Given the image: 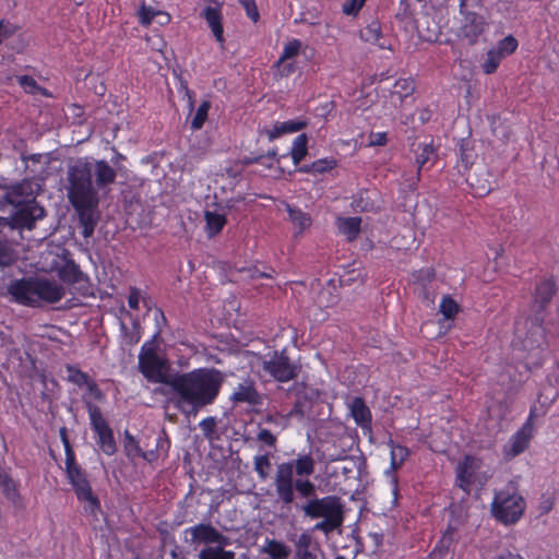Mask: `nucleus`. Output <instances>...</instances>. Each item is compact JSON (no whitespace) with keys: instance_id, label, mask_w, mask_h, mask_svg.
<instances>
[{"instance_id":"1","label":"nucleus","mask_w":559,"mask_h":559,"mask_svg":"<svg viewBox=\"0 0 559 559\" xmlns=\"http://www.w3.org/2000/svg\"><path fill=\"white\" fill-rule=\"evenodd\" d=\"M224 374L215 368L177 372L171 380V402L181 412L197 413L213 404L222 389Z\"/></svg>"},{"instance_id":"2","label":"nucleus","mask_w":559,"mask_h":559,"mask_svg":"<svg viewBox=\"0 0 559 559\" xmlns=\"http://www.w3.org/2000/svg\"><path fill=\"white\" fill-rule=\"evenodd\" d=\"M68 182L69 202L78 215L81 235L87 239L97 226L99 204V195L92 180V167L87 160L80 159L69 167Z\"/></svg>"},{"instance_id":"3","label":"nucleus","mask_w":559,"mask_h":559,"mask_svg":"<svg viewBox=\"0 0 559 559\" xmlns=\"http://www.w3.org/2000/svg\"><path fill=\"white\" fill-rule=\"evenodd\" d=\"M314 468L316 461L310 453L278 464L274 476L277 502L290 509L296 495L305 499L314 496L316 485L309 479Z\"/></svg>"},{"instance_id":"4","label":"nucleus","mask_w":559,"mask_h":559,"mask_svg":"<svg viewBox=\"0 0 559 559\" xmlns=\"http://www.w3.org/2000/svg\"><path fill=\"white\" fill-rule=\"evenodd\" d=\"M7 295L14 304L39 308L59 302L66 289L56 281L41 276H23L11 280L7 285Z\"/></svg>"},{"instance_id":"5","label":"nucleus","mask_w":559,"mask_h":559,"mask_svg":"<svg viewBox=\"0 0 559 559\" xmlns=\"http://www.w3.org/2000/svg\"><path fill=\"white\" fill-rule=\"evenodd\" d=\"M526 509L524 497L512 487L495 492L490 503L492 518L503 525H514L523 516Z\"/></svg>"},{"instance_id":"6","label":"nucleus","mask_w":559,"mask_h":559,"mask_svg":"<svg viewBox=\"0 0 559 559\" xmlns=\"http://www.w3.org/2000/svg\"><path fill=\"white\" fill-rule=\"evenodd\" d=\"M66 474L76 499L84 503V512L94 520H98V515L102 513V504L92 489L86 472L75 461L72 464H66Z\"/></svg>"},{"instance_id":"7","label":"nucleus","mask_w":559,"mask_h":559,"mask_svg":"<svg viewBox=\"0 0 559 559\" xmlns=\"http://www.w3.org/2000/svg\"><path fill=\"white\" fill-rule=\"evenodd\" d=\"M139 371L152 383H162L170 388L173 374L169 373L167 359L157 354L153 342H145L139 354Z\"/></svg>"},{"instance_id":"8","label":"nucleus","mask_w":559,"mask_h":559,"mask_svg":"<svg viewBox=\"0 0 559 559\" xmlns=\"http://www.w3.org/2000/svg\"><path fill=\"white\" fill-rule=\"evenodd\" d=\"M261 364L263 372L281 383L295 380L300 372V366L292 361L285 348L267 353Z\"/></svg>"},{"instance_id":"9","label":"nucleus","mask_w":559,"mask_h":559,"mask_svg":"<svg viewBox=\"0 0 559 559\" xmlns=\"http://www.w3.org/2000/svg\"><path fill=\"white\" fill-rule=\"evenodd\" d=\"M46 216L44 206L38 202H31L22 206L13 207L8 217L3 218V225L11 229L32 230L36 226V222Z\"/></svg>"},{"instance_id":"10","label":"nucleus","mask_w":559,"mask_h":559,"mask_svg":"<svg viewBox=\"0 0 559 559\" xmlns=\"http://www.w3.org/2000/svg\"><path fill=\"white\" fill-rule=\"evenodd\" d=\"M91 428L97 436V444L108 456L117 451V444L114 438V431L107 420L104 418L100 408L90 402L86 403Z\"/></svg>"},{"instance_id":"11","label":"nucleus","mask_w":559,"mask_h":559,"mask_svg":"<svg viewBox=\"0 0 559 559\" xmlns=\"http://www.w3.org/2000/svg\"><path fill=\"white\" fill-rule=\"evenodd\" d=\"M459 13L461 19L457 36L465 39L469 45L477 44L487 28L486 17L476 10H465L464 2L459 5Z\"/></svg>"},{"instance_id":"12","label":"nucleus","mask_w":559,"mask_h":559,"mask_svg":"<svg viewBox=\"0 0 559 559\" xmlns=\"http://www.w3.org/2000/svg\"><path fill=\"white\" fill-rule=\"evenodd\" d=\"M308 501L301 506L305 515L311 519H336L343 516V504L336 496H325L317 498L316 495L308 498Z\"/></svg>"},{"instance_id":"13","label":"nucleus","mask_w":559,"mask_h":559,"mask_svg":"<svg viewBox=\"0 0 559 559\" xmlns=\"http://www.w3.org/2000/svg\"><path fill=\"white\" fill-rule=\"evenodd\" d=\"M59 278L67 285L71 286L82 297L92 295V283L80 266L73 261L68 260L58 271Z\"/></svg>"},{"instance_id":"14","label":"nucleus","mask_w":559,"mask_h":559,"mask_svg":"<svg viewBox=\"0 0 559 559\" xmlns=\"http://www.w3.org/2000/svg\"><path fill=\"white\" fill-rule=\"evenodd\" d=\"M534 438L531 424L524 423L502 445L501 454L506 462H511L528 450Z\"/></svg>"},{"instance_id":"15","label":"nucleus","mask_w":559,"mask_h":559,"mask_svg":"<svg viewBox=\"0 0 559 559\" xmlns=\"http://www.w3.org/2000/svg\"><path fill=\"white\" fill-rule=\"evenodd\" d=\"M35 183L32 180L23 179L5 189L4 199L13 207L36 201Z\"/></svg>"},{"instance_id":"16","label":"nucleus","mask_w":559,"mask_h":559,"mask_svg":"<svg viewBox=\"0 0 559 559\" xmlns=\"http://www.w3.org/2000/svg\"><path fill=\"white\" fill-rule=\"evenodd\" d=\"M476 460L473 455H464L455 467V484L465 493L469 495L476 478Z\"/></svg>"},{"instance_id":"17","label":"nucleus","mask_w":559,"mask_h":559,"mask_svg":"<svg viewBox=\"0 0 559 559\" xmlns=\"http://www.w3.org/2000/svg\"><path fill=\"white\" fill-rule=\"evenodd\" d=\"M186 533L191 534V542L198 544H217L225 546L228 543V538L217 531L210 523H200L186 530Z\"/></svg>"},{"instance_id":"18","label":"nucleus","mask_w":559,"mask_h":559,"mask_svg":"<svg viewBox=\"0 0 559 559\" xmlns=\"http://www.w3.org/2000/svg\"><path fill=\"white\" fill-rule=\"evenodd\" d=\"M210 2L214 3L215 7H205L201 16L206 21L216 41L223 46L225 43L222 14V7L224 2L222 0H210Z\"/></svg>"},{"instance_id":"19","label":"nucleus","mask_w":559,"mask_h":559,"mask_svg":"<svg viewBox=\"0 0 559 559\" xmlns=\"http://www.w3.org/2000/svg\"><path fill=\"white\" fill-rule=\"evenodd\" d=\"M92 167V175L95 176V185L94 188L97 190H106L108 187L115 182L117 178V171L114 167H111L107 160L99 159L94 163V165L87 162Z\"/></svg>"},{"instance_id":"20","label":"nucleus","mask_w":559,"mask_h":559,"mask_svg":"<svg viewBox=\"0 0 559 559\" xmlns=\"http://www.w3.org/2000/svg\"><path fill=\"white\" fill-rule=\"evenodd\" d=\"M416 152V164L418 166V169L415 177V181L412 185H409V189L412 191L416 190L417 182L420 180L421 169L426 166V164H430L431 167L436 164L438 159L437 147L433 145L432 140L429 143H420Z\"/></svg>"},{"instance_id":"21","label":"nucleus","mask_w":559,"mask_h":559,"mask_svg":"<svg viewBox=\"0 0 559 559\" xmlns=\"http://www.w3.org/2000/svg\"><path fill=\"white\" fill-rule=\"evenodd\" d=\"M230 400L235 404L246 403L250 406H258L262 404V396L254 386V383L251 381L239 383L235 388Z\"/></svg>"},{"instance_id":"22","label":"nucleus","mask_w":559,"mask_h":559,"mask_svg":"<svg viewBox=\"0 0 559 559\" xmlns=\"http://www.w3.org/2000/svg\"><path fill=\"white\" fill-rule=\"evenodd\" d=\"M170 445V439L165 429H163L155 439L154 449L142 451L141 459L150 465H155L160 457L165 459L168 456Z\"/></svg>"},{"instance_id":"23","label":"nucleus","mask_w":559,"mask_h":559,"mask_svg":"<svg viewBox=\"0 0 559 559\" xmlns=\"http://www.w3.org/2000/svg\"><path fill=\"white\" fill-rule=\"evenodd\" d=\"M308 120L305 118H297L283 122H276L272 129H266L265 134L270 141L280 138L283 134L295 133L308 127Z\"/></svg>"},{"instance_id":"24","label":"nucleus","mask_w":559,"mask_h":559,"mask_svg":"<svg viewBox=\"0 0 559 559\" xmlns=\"http://www.w3.org/2000/svg\"><path fill=\"white\" fill-rule=\"evenodd\" d=\"M557 292L556 282L552 278H543L535 288L534 304L538 306V311H543Z\"/></svg>"},{"instance_id":"25","label":"nucleus","mask_w":559,"mask_h":559,"mask_svg":"<svg viewBox=\"0 0 559 559\" xmlns=\"http://www.w3.org/2000/svg\"><path fill=\"white\" fill-rule=\"evenodd\" d=\"M349 409L352 417L358 426H370L372 419L371 412L362 397H354L349 404Z\"/></svg>"},{"instance_id":"26","label":"nucleus","mask_w":559,"mask_h":559,"mask_svg":"<svg viewBox=\"0 0 559 559\" xmlns=\"http://www.w3.org/2000/svg\"><path fill=\"white\" fill-rule=\"evenodd\" d=\"M390 447V468L386 473L395 474L397 469L407 461L411 455V451L407 447L394 442L392 439L388 442Z\"/></svg>"},{"instance_id":"27","label":"nucleus","mask_w":559,"mask_h":559,"mask_svg":"<svg viewBox=\"0 0 559 559\" xmlns=\"http://www.w3.org/2000/svg\"><path fill=\"white\" fill-rule=\"evenodd\" d=\"M338 162L334 157H323L319 158L310 164H305L298 167V171L302 174L310 175H323L330 173L334 168H336Z\"/></svg>"},{"instance_id":"28","label":"nucleus","mask_w":559,"mask_h":559,"mask_svg":"<svg viewBox=\"0 0 559 559\" xmlns=\"http://www.w3.org/2000/svg\"><path fill=\"white\" fill-rule=\"evenodd\" d=\"M262 552L271 559H287L290 555V548L281 540L266 538Z\"/></svg>"},{"instance_id":"29","label":"nucleus","mask_w":559,"mask_h":559,"mask_svg":"<svg viewBox=\"0 0 559 559\" xmlns=\"http://www.w3.org/2000/svg\"><path fill=\"white\" fill-rule=\"evenodd\" d=\"M19 260L15 245L4 238H0V267L12 266Z\"/></svg>"},{"instance_id":"30","label":"nucleus","mask_w":559,"mask_h":559,"mask_svg":"<svg viewBox=\"0 0 559 559\" xmlns=\"http://www.w3.org/2000/svg\"><path fill=\"white\" fill-rule=\"evenodd\" d=\"M361 227V218L358 216L345 217L338 221V229L341 234L346 236L349 241L355 240Z\"/></svg>"},{"instance_id":"31","label":"nucleus","mask_w":559,"mask_h":559,"mask_svg":"<svg viewBox=\"0 0 559 559\" xmlns=\"http://www.w3.org/2000/svg\"><path fill=\"white\" fill-rule=\"evenodd\" d=\"M309 138L306 133L297 135L290 148V157L295 166H298L308 154Z\"/></svg>"},{"instance_id":"32","label":"nucleus","mask_w":559,"mask_h":559,"mask_svg":"<svg viewBox=\"0 0 559 559\" xmlns=\"http://www.w3.org/2000/svg\"><path fill=\"white\" fill-rule=\"evenodd\" d=\"M360 38L361 40L377 45L380 48H385L384 44L380 43L382 38L381 26L378 21H372L367 26L360 29Z\"/></svg>"},{"instance_id":"33","label":"nucleus","mask_w":559,"mask_h":559,"mask_svg":"<svg viewBox=\"0 0 559 559\" xmlns=\"http://www.w3.org/2000/svg\"><path fill=\"white\" fill-rule=\"evenodd\" d=\"M0 488L8 500L15 502L20 499L17 483L5 472H0Z\"/></svg>"},{"instance_id":"34","label":"nucleus","mask_w":559,"mask_h":559,"mask_svg":"<svg viewBox=\"0 0 559 559\" xmlns=\"http://www.w3.org/2000/svg\"><path fill=\"white\" fill-rule=\"evenodd\" d=\"M287 212L290 222L298 227V235L302 234L307 228L311 226L312 219L308 213L301 211L300 209L293 207L289 204L287 205Z\"/></svg>"},{"instance_id":"35","label":"nucleus","mask_w":559,"mask_h":559,"mask_svg":"<svg viewBox=\"0 0 559 559\" xmlns=\"http://www.w3.org/2000/svg\"><path fill=\"white\" fill-rule=\"evenodd\" d=\"M415 88L416 84L413 78H401L395 81L392 94L396 95L401 100H404L408 96L413 95Z\"/></svg>"},{"instance_id":"36","label":"nucleus","mask_w":559,"mask_h":559,"mask_svg":"<svg viewBox=\"0 0 559 559\" xmlns=\"http://www.w3.org/2000/svg\"><path fill=\"white\" fill-rule=\"evenodd\" d=\"M206 230L210 236L219 234L227 223L225 215L207 211L205 213Z\"/></svg>"},{"instance_id":"37","label":"nucleus","mask_w":559,"mask_h":559,"mask_svg":"<svg viewBox=\"0 0 559 559\" xmlns=\"http://www.w3.org/2000/svg\"><path fill=\"white\" fill-rule=\"evenodd\" d=\"M123 451L128 460L131 462L141 457L143 451L139 441L128 430L124 431Z\"/></svg>"},{"instance_id":"38","label":"nucleus","mask_w":559,"mask_h":559,"mask_svg":"<svg viewBox=\"0 0 559 559\" xmlns=\"http://www.w3.org/2000/svg\"><path fill=\"white\" fill-rule=\"evenodd\" d=\"M224 546L205 547L199 554V559H234L235 554L230 550H225Z\"/></svg>"},{"instance_id":"39","label":"nucleus","mask_w":559,"mask_h":559,"mask_svg":"<svg viewBox=\"0 0 559 559\" xmlns=\"http://www.w3.org/2000/svg\"><path fill=\"white\" fill-rule=\"evenodd\" d=\"M210 109H211V102L206 100V99L202 100V103L198 107V109L191 120V129L193 131H197V130H200L203 128V126L207 119Z\"/></svg>"},{"instance_id":"40","label":"nucleus","mask_w":559,"mask_h":559,"mask_svg":"<svg viewBox=\"0 0 559 559\" xmlns=\"http://www.w3.org/2000/svg\"><path fill=\"white\" fill-rule=\"evenodd\" d=\"M501 52L496 51L493 48L487 51L485 61L481 64L483 72L486 74H492L499 68L502 61Z\"/></svg>"},{"instance_id":"41","label":"nucleus","mask_w":559,"mask_h":559,"mask_svg":"<svg viewBox=\"0 0 559 559\" xmlns=\"http://www.w3.org/2000/svg\"><path fill=\"white\" fill-rule=\"evenodd\" d=\"M301 49V41L297 38L290 39L288 43H286L283 47V51L281 53V57L277 61V64L284 63L286 60H289L294 57H296Z\"/></svg>"},{"instance_id":"42","label":"nucleus","mask_w":559,"mask_h":559,"mask_svg":"<svg viewBox=\"0 0 559 559\" xmlns=\"http://www.w3.org/2000/svg\"><path fill=\"white\" fill-rule=\"evenodd\" d=\"M68 381L78 385L84 386L92 379L86 372L82 371L75 366L68 365Z\"/></svg>"},{"instance_id":"43","label":"nucleus","mask_w":559,"mask_h":559,"mask_svg":"<svg viewBox=\"0 0 559 559\" xmlns=\"http://www.w3.org/2000/svg\"><path fill=\"white\" fill-rule=\"evenodd\" d=\"M519 43L512 35H508L498 41L497 47L493 48L496 51L501 52V57L512 55L518 49Z\"/></svg>"},{"instance_id":"44","label":"nucleus","mask_w":559,"mask_h":559,"mask_svg":"<svg viewBox=\"0 0 559 559\" xmlns=\"http://www.w3.org/2000/svg\"><path fill=\"white\" fill-rule=\"evenodd\" d=\"M253 464L254 471L258 474L259 478L265 480L269 476L271 468V461L269 454L254 456Z\"/></svg>"},{"instance_id":"45","label":"nucleus","mask_w":559,"mask_h":559,"mask_svg":"<svg viewBox=\"0 0 559 559\" xmlns=\"http://www.w3.org/2000/svg\"><path fill=\"white\" fill-rule=\"evenodd\" d=\"M440 312L445 319H453L459 312V305L451 296H443L440 302Z\"/></svg>"},{"instance_id":"46","label":"nucleus","mask_w":559,"mask_h":559,"mask_svg":"<svg viewBox=\"0 0 559 559\" xmlns=\"http://www.w3.org/2000/svg\"><path fill=\"white\" fill-rule=\"evenodd\" d=\"M19 26L9 20H0V44L11 38L19 31Z\"/></svg>"},{"instance_id":"47","label":"nucleus","mask_w":559,"mask_h":559,"mask_svg":"<svg viewBox=\"0 0 559 559\" xmlns=\"http://www.w3.org/2000/svg\"><path fill=\"white\" fill-rule=\"evenodd\" d=\"M60 439H61L63 448H64L66 464H69V463L72 464L73 462L76 461V459H75V453L70 443L66 427H62L60 429Z\"/></svg>"},{"instance_id":"48","label":"nucleus","mask_w":559,"mask_h":559,"mask_svg":"<svg viewBox=\"0 0 559 559\" xmlns=\"http://www.w3.org/2000/svg\"><path fill=\"white\" fill-rule=\"evenodd\" d=\"M343 520L344 518L323 519L321 522H318L314 525V530L322 531L325 533L332 532L343 524Z\"/></svg>"},{"instance_id":"49","label":"nucleus","mask_w":559,"mask_h":559,"mask_svg":"<svg viewBox=\"0 0 559 559\" xmlns=\"http://www.w3.org/2000/svg\"><path fill=\"white\" fill-rule=\"evenodd\" d=\"M246 11L247 16L254 23L260 20V13L255 0H239Z\"/></svg>"},{"instance_id":"50","label":"nucleus","mask_w":559,"mask_h":559,"mask_svg":"<svg viewBox=\"0 0 559 559\" xmlns=\"http://www.w3.org/2000/svg\"><path fill=\"white\" fill-rule=\"evenodd\" d=\"M436 277V272L432 267L420 269L416 273H414V278L416 282L421 283L423 285L430 283Z\"/></svg>"},{"instance_id":"51","label":"nucleus","mask_w":559,"mask_h":559,"mask_svg":"<svg viewBox=\"0 0 559 559\" xmlns=\"http://www.w3.org/2000/svg\"><path fill=\"white\" fill-rule=\"evenodd\" d=\"M257 440L270 448H275L277 438L269 429L263 428L259 430Z\"/></svg>"},{"instance_id":"52","label":"nucleus","mask_w":559,"mask_h":559,"mask_svg":"<svg viewBox=\"0 0 559 559\" xmlns=\"http://www.w3.org/2000/svg\"><path fill=\"white\" fill-rule=\"evenodd\" d=\"M366 0H348L343 4L342 11L346 15H356L361 10Z\"/></svg>"},{"instance_id":"53","label":"nucleus","mask_w":559,"mask_h":559,"mask_svg":"<svg viewBox=\"0 0 559 559\" xmlns=\"http://www.w3.org/2000/svg\"><path fill=\"white\" fill-rule=\"evenodd\" d=\"M121 330L124 332V336L127 338V343L130 345L136 344L140 341V332L138 322H133V331L131 333L127 332V326L123 322H121Z\"/></svg>"},{"instance_id":"54","label":"nucleus","mask_w":559,"mask_h":559,"mask_svg":"<svg viewBox=\"0 0 559 559\" xmlns=\"http://www.w3.org/2000/svg\"><path fill=\"white\" fill-rule=\"evenodd\" d=\"M85 386H86L87 392H88V394H90V396L92 399H94L95 401H103L104 400L105 394L103 393V391L100 390L98 384L95 382V380L91 379L86 383Z\"/></svg>"},{"instance_id":"55","label":"nucleus","mask_w":559,"mask_h":559,"mask_svg":"<svg viewBox=\"0 0 559 559\" xmlns=\"http://www.w3.org/2000/svg\"><path fill=\"white\" fill-rule=\"evenodd\" d=\"M388 143L386 132H370L369 145L370 146H384Z\"/></svg>"},{"instance_id":"56","label":"nucleus","mask_w":559,"mask_h":559,"mask_svg":"<svg viewBox=\"0 0 559 559\" xmlns=\"http://www.w3.org/2000/svg\"><path fill=\"white\" fill-rule=\"evenodd\" d=\"M19 84L26 91V92H34L38 87L36 80L31 75H21L17 79Z\"/></svg>"},{"instance_id":"57","label":"nucleus","mask_w":559,"mask_h":559,"mask_svg":"<svg viewBox=\"0 0 559 559\" xmlns=\"http://www.w3.org/2000/svg\"><path fill=\"white\" fill-rule=\"evenodd\" d=\"M155 16L154 11L150 7L142 5L139 12V19L142 25H150Z\"/></svg>"},{"instance_id":"58","label":"nucleus","mask_w":559,"mask_h":559,"mask_svg":"<svg viewBox=\"0 0 559 559\" xmlns=\"http://www.w3.org/2000/svg\"><path fill=\"white\" fill-rule=\"evenodd\" d=\"M139 302H140L139 290L136 288H131L129 296H128V306L131 309L136 310V309H139Z\"/></svg>"},{"instance_id":"59","label":"nucleus","mask_w":559,"mask_h":559,"mask_svg":"<svg viewBox=\"0 0 559 559\" xmlns=\"http://www.w3.org/2000/svg\"><path fill=\"white\" fill-rule=\"evenodd\" d=\"M463 2L465 4V10H481L484 7L483 0H460L459 5H461Z\"/></svg>"},{"instance_id":"60","label":"nucleus","mask_w":559,"mask_h":559,"mask_svg":"<svg viewBox=\"0 0 559 559\" xmlns=\"http://www.w3.org/2000/svg\"><path fill=\"white\" fill-rule=\"evenodd\" d=\"M305 411H304V404L300 401H297L294 406L292 407L289 412V416L292 417H304Z\"/></svg>"},{"instance_id":"61","label":"nucleus","mask_w":559,"mask_h":559,"mask_svg":"<svg viewBox=\"0 0 559 559\" xmlns=\"http://www.w3.org/2000/svg\"><path fill=\"white\" fill-rule=\"evenodd\" d=\"M495 559H524V558L520 554L507 550V551H503L500 555H498Z\"/></svg>"},{"instance_id":"62","label":"nucleus","mask_w":559,"mask_h":559,"mask_svg":"<svg viewBox=\"0 0 559 559\" xmlns=\"http://www.w3.org/2000/svg\"><path fill=\"white\" fill-rule=\"evenodd\" d=\"M537 417V414H536V407H532L530 409V414H528V417L526 418V420L524 423H530L531 424V428H532V432L535 431L534 429V421H535V418Z\"/></svg>"},{"instance_id":"63","label":"nucleus","mask_w":559,"mask_h":559,"mask_svg":"<svg viewBox=\"0 0 559 559\" xmlns=\"http://www.w3.org/2000/svg\"><path fill=\"white\" fill-rule=\"evenodd\" d=\"M272 276V273L261 272L258 269L251 272V278H271Z\"/></svg>"},{"instance_id":"64","label":"nucleus","mask_w":559,"mask_h":559,"mask_svg":"<svg viewBox=\"0 0 559 559\" xmlns=\"http://www.w3.org/2000/svg\"><path fill=\"white\" fill-rule=\"evenodd\" d=\"M393 489H392V493H393V502L396 503L397 502V498H399V487H397V478L396 476H393Z\"/></svg>"}]
</instances>
